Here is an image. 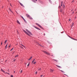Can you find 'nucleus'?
I'll return each mask as SVG.
<instances>
[{
    "label": "nucleus",
    "mask_w": 77,
    "mask_h": 77,
    "mask_svg": "<svg viewBox=\"0 0 77 77\" xmlns=\"http://www.w3.org/2000/svg\"><path fill=\"white\" fill-rule=\"evenodd\" d=\"M23 32L26 33V35H28V36H30V35H29V34L26 31L24 30H23Z\"/></svg>",
    "instance_id": "f257e3e1"
},
{
    "label": "nucleus",
    "mask_w": 77,
    "mask_h": 77,
    "mask_svg": "<svg viewBox=\"0 0 77 77\" xmlns=\"http://www.w3.org/2000/svg\"><path fill=\"white\" fill-rule=\"evenodd\" d=\"M26 31L27 32L29 33L30 35H32V33H31V32H30L28 30L26 29Z\"/></svg>",
    "instance_id": "f03ea898"
},
{
    "label": "nucleus",
    "mask_w": 77,
    "mask_h": 77,
    "mask_svg": "<svg viewBox=\"0 0 77 77\" xmlns=\"http://www.w3.org/2000/svg\"><path fill=\"white\" fill-rule=\"evenodd\" d=\"M26 16L28 18H29V17H30V15H29V14H26Z\"/></svg>",
    "instance_id": "7ed1b4c3"
},
{
    "label": "nucleus",
    "mask_w": 77,
    "mask_h": 77,
    "mask_svg": "<svg viewBox=\"0 0 77 77\" xmlns=\"http://www.w3.org/2000/svg\"><path fill=\"white\" fill-rule=\"evenodd\" d=\"M20 4L21 6H23V7H24V6L23 5V4H21V3L20 2Z\"/></svg>",
    "instance_id": "20e7f679"
},
{
    "label": "nucleus",
    "mask_w": 77,
    "mask_h": 77,
    "mask_svg": "<svg viewBox=\"0 0 77 77\" xmlns=\"http://www.w3.org/2000/svg\"><path fill=\"white\" fill-rule=\"evenodd\" d=\"M57 66V67H58V68H62V67H61V66H59L57 65H56Z\"/></svg>",
    "instance_id": "39448f33"
},
{
    "label": "nucleus",
    "mask_w": 77,
    "mask_h": 77,
    "mask_svg": "<svg viewBox=\"0 0 77 77\" xmlns=\"http://www.w3.org/2000/svg\"><path fill=\"white\" fill-rule=\"evenodd\" d=\"M29 19H30V20L33 19V18H32V17H30V16H29Z\"/></svg>",
    "instance_id": "423d86ee"
},
{
    "label": "nucleus",
    "mask_w": 77,
    "mask_h": 77,
    "mask_svg": "<svg viewBox=\"0 0 77 77\" xmlns=\"http://www.w3.org/2000/svg\"><path fill=\"white\" fill-rule=\"evenodd\" d=\"M1 71H3V72H4V73H6V72H5V71L3 70V69H1Z\"/></svg>",
    "instance_id": "0eeeda50"
},
{
    "label": "nucleus",
    "mask_w": 77,
    "mask_h": 77,
    "mask_svg": "<svg viewBox=\"0 0 77 77\" xmlns=\"http://www.w3.org/2000/svg\"><path fill=\"white\" fill-rule=\"evenodd\" d=\"M65 8V5H63V9H64Z\"/></svg>",
    "instance_id": "6e6552de"
},
{
    "label": "nucleus",
    "mask_w": 77,
    "mask_h": 77,
    "mask_svg": "<svg viewBox=\"0 0 77 77\" xmlns=\"http://www.w3.org/2000/svg\"><path fill=\"white\" fill-rule=\"evenodd\" d=\"M42 51L43 52V53H45V54H46L47 52H46V51Z\"/></svg>",
    "instance_id": "1a4fd4ad"
},
{
    "label": "nucleus",
    "mask_w": 77,
    "mask_h": 77,
    "mask_svg": "<svg viewBox=\"0 0 77 77\" xmlns=\"http://www.w3.org/2000/svg\"><path fill=\"white\" fill-rule=\"evenodd\" d=\"M17 23H18V24H19L20 25V22H19V21L18 20H17Z\"/></svg>",
    "instance_id": "9d476101"
},
{
    "label": "nucleus",
    "mask_w": 77,
    "mask_h": 77,
    "mask_svg": "<svg viewBox=\"0 0 77 77\" xmlns=\"http://www.w3.org/2000/svg\"><path fill=\"white\" fill-rule=\"evenodd\" d=\"M46 54H48V55H49V56H50V54L48 52H47Z\"/></svg>",
    "instance_id": "9b49d317"
},
{
    "label": "nucleus",
    "mask_w": 77,
    "mask_h": 77,
    "mask_svg": "<svg viewBox=\"0 0 77 77\" xmlns=\"http://www.w3.org/2000/svg\"><path fill=\"white\" fill-rule=\"evenodd\" d=\"M36 25H37V26H38V27H39V26H40V25H39V24H38V23H36Z\"/></svg>",
    "instance_id": "f8f14e48"
},
{
    "label": "nucleus",
    "mask_w": 77,
    "mask_h": 77,
    "mask_svg": "<svg viewBox=\"0 0 77 77\" xmlns=\"http://www.w3.org/2000/svg\"><path fill=\"white\" fill-rule=\"evenodd\" d=\"M50 72H53V70L51 69L50 70Z\"/></svg>",
    "instance_id": "ddd939ff"
},
{
    "label": "nucleus",
    "mask_w": 77,
    "mask_h": 77,
    "mask_svg": "<svg viewBox=\"0 0 77 77\" xmlns=\"http://www.w3.org/2000/svg\"><path fill=\"white\" fill-rule=\"evenodd\" d=\"M32 58V57H30L28 59V60H30Z\"/></svg>",
    "instance_id": "4468645a"
},
{
    "label": "nucleus",
    "mask_w": 77,
    "mask_h": 77,
    "mask_svg": "<svg viewBox=\"0 0 77 77\" xmlns=\"http://www.w3.org/2000/svg\"><path fill=\"white\" fill-rule=\"evenodd\" d=\"M53 60H54V61H55V62H57L58 61L57 60L53 59Z\"/></svg>",
    "instance_id": "2eb2a0df"
},
{
    "label": "nucleus",
    "mask_w": 77,
    "mask_h": 77,
    "mask_svg": "<svg viewBox=\"0 0 77 77\" xmlns=\"http://www.w3.org/2000/svg\"><path fill=\"white\" fill-rule=\"evenodd\" d=\"M7 46H8V44H7L6 45V46H5V49H6L7 48Z\"/></svg>",
    "instance_id": "dca6fc26"
},
{
    "label": "nucleus",
    "mask_w": 77,
    "mask_h": 77,
    "mask_svg": "<svg viewBox=\"0 0 77 77\" xmlns=\"http://www.w3.org/2000/svg\"><path fill=\"white\" fill-rule=\"evenodd\" d=\"M60 71H61V72H63V73H65V72H64V71H62V70H60Z\"/></svg>",
    "instance_id": "f3484780"
},
{
    "label": "nucleus",
    "mask_w": 77,
    "mask_h": 77,
    "mask_svg": "<svg viewBox=\"0 0 77 77\" xmlns=\"http://www.w3.org/2000/svg\"><path fill=\"white\" fill-rule=\"evenodd\" d=\"M35 59H34L33 60V61H32V63H33L34 61H35Z\"/></svg>",
    "instance_id": "a211bd4d"
},
{
    "label": "nucleus",
    "mask_w": 77,
    "mask_h": 77,
    "mask_svg": "<svg viewBox=\"0 0 77 77\" xmlns=\"http://www.w3.org/2000/svg\"><path fill=\"white\" fill-rule=\"evenodd\" d=\"M41 68H40L38 69V71H41Z\"/></svg>",
    "instance_id": "6ab92c4d"
},
{
    "label": "nucleus",
    "mask_w": 77,
    "mask_h": 77,
    "mask_svg": "<svg viewBox=\"0 0 77 77\" xmlns=\"http://www.w3.org/2000/svg\"><path fill=\"white\" fill-rule=\"evenodd\" d=\"M29 65H30V62L27 65V66H29Z\"/></svg>",
    "instance_id": "aec40b11"
},
{
    "label": "nucleus",
    "mask_w": 77,
    "mask_h": 77,
    "mask_svg": "<svg viewBox=\"0 0 77 77\" xmlns=\"http://www.w3.org/2000/svg\"><path fill=\"white\" fill-rule=\"evenodd\" d=\"M7 41H8V40H6L5 42V43H6V42H7Z\"/></svg>",
    "instance_id": "412c9836"
},
{
    "label": "nucleus",
    "mask_w": 77,
    "mask_h": 77,
    "mask_svg": "<svg viewBox=\"0 0 77 77\" xmlns=\"http://www.w3.org/2000/svg\"><path fill=\"white\" fill-rule=\"evenodd\" d=\"M39 27H40V28H41V29H43V28L42 27V26L40 25V26H39Z\"/></svg>",
    "instance_id": "4be33fe9"
},
{
    "label": "nucleus",
    "mask_w": 77,
    "mask_h": 77,
    "mask_svg": "<svg viewBox=\"0 0 77 77\" xmlns=\"http://www.w3.org/2000/svg\"><path fill=\"white\" fill-rule=\"evenodd\" d=\"M18 57V55H17L15 56V57Z\"/></svg>",
    "instance_id": "5701e85b"
},
{
    "label": "nucleus",
    "mask_w": 77,
    "mask_h": 77,
    "mask_svg": "<svg viewBox=\"0 0 77 77\" xmlns=\"http://www.w3.org/2000/svg\"><path fill=\"white\" fill-rule=\"evenodd\" d=\"M62 3H63V2H61V6H62Z\"/></svg>",
    "instance_id": "b1692460"
},
{
    "label": "nucleus",
    "mask_w": 77,
    "mask_h": 77,
    "mask_svg": "<svg viewBox=\"0 0 77 77\" xmlns=\"http://www.w3.org/2000/svg\"><path fill=\"white\" fill-rule=\"evenodd\" d=\"M74 23H72V26H73L74 24Z\"/></svg>",
    "instance_id": "393cba45"
},
{
    "label": "nucleus",
    "mask_w": 77,
    "mask_h": 77,
    "mask_svg": "<svg viewBox=\"0 0 77 77\" xmlns=\"http://www.w3.org/2000/svg\"><path fill=\"white\" fill-rule=\"evenodd\" d=\"M23 20H24V21L26 23V20H25V19H23Z\"/></svg>",
    "instance_id": "a878e982"
},
{
    "label": "nucleus",
    "mask_w": 77,
    "mask_h": 77,
    "mask_svg": "<svg viewBox=\"0 0 77 77\" xmlns=\"http://www.w3.org/2000/svg\"><path fill=\"white\" fill-rule=\"evenodd\" d=\"M5 74H8V75H9V73H7V72H5Z\"/></svg>",
    "instance_id": "bb28decb"
},
{
    "label": "nucleus",
    "mask_w": 77,
    "mask_h": 77,
    "mask_svg": "<svg viewBox=\"0 0 77 77\" xmlns=\"http://www.w3.org/2000/svg\"><path fill=\"white\" fill-rule=\"evenodd\" d=\"M37 29H38V30H41V29H39V28H37Z\"/></svg>",
    "instance_id": "cd10ccee"
},
{
    "label": "nucleus",
    "mask_w": 77,
    "mask_h": 77,
    "mask_svg": "<svg viewBox=\"0 0 77 77\" xmlns=\"http://www.w3.org/2000/svg\"><path fill=\"white\" fill-rule=\"evenodd\" d=\"M21 18H23V20H24V18H23V17L22 16H21Z\"/></svg>",
    "instance_id": "c85d7f7f"
},
{
    "label": "nucleus",
    "mask_w": 77,
    "mask_h": 77,
    "mask_svg": "<svg viewBox=\"0 0 77 77\" xmlns=\"http://www.w3.org/2000/svg\"><path fill=\"white\" fill-rule=\"evenodd\" d=\"M36 63V62H35L34 63V64H35V63Z\"/></svg>",
    "instance_id": "c756f323"
},
{
    "label": "nucleus",
    "mask_w": 77,
    "mask_h": 77,
    "mask_svg": "<svg viewBox=\"0 0 77 77\" xmlns=\"http://www.w3.org/2000/svg\"><path fill=\"white\" fill-rule=\"evenodd\" d=\"M12 50H14V48H13L11 49V51H12Z\"/></svg>",
    "instance_id": "7c9ffc66"
},
{
    "label": "nucleus",
    "mask_w": 77,
    "mask_h": 77,
    "mask_svg": "<svg viewBox=\"0 0 77 77\" xmlns=\"http://www.w3.org/2000/svg\"><path fill=\"white\" fill-rule=\"evenodd\" d=\"M72 39H73V40H76V39H75L74 38H73Z\"/></svg>",
    "instance_id": "2f4dec72"
},
{
    "label": "nucleus",
    "mask_w": 77,
    "mask_h": 77,
    "mask_svg": "<svg viewBox=\"0 0 77 77\" xmlns=\"http://www.w3.org/2000/svg\"><path fill=\"white\" fill-rule=\"evenodd\" d=\"M15 61H16V59H15L14 60V62H15Z\"/></svg>",
    "instance_id": "473e14b6"
},
{
    "label": "nucleus",
    "mask_w": 77,
    "mask_h": 77,
    "mask_svg": "<svg viewBox=\"0 0 77 77\" xmlns=\"http://www.w3.org/2000/svg\"><path fill=\"white\" fill-rule=\"evenodd\" d=\"M49 2L50 3H51V1L50 0H49Z\"/></svg>",
    "instance_id": "72a5a7b5"
},
{
    "label": "nucleus",
    "mask_w": 77,
    "mask_h": 77,
    "mask_svg": "<svg viewBox=\"0 0 77 77\" xmlns=\"http://www.w3.org/2000/svg\"><path fill=\"white\" fill-rule=\"evenodd\" d=\"M9 10L11 12H12V11H11V8H9Z\"/></svg>",
    "instance_id": "f704fd0d"
},
{
    "label": "nucleus",
    "mask_w": 77,
    "mask_h": 77,
    "mask_svg": "<svg viewBox=\"0 0 77 77\" xmlns=\"http://www.w3.org/2000/svg\"><path fill=\"white\" fill-rule=\"evenodd\" d=\"M11 77H14V76H13V75H11Z\"/></svg>",
    "instance_id": "c9c22d12"
},
{
    "label": "nucleus",
    "mask_w": 77,
    "mask_h": 77,
    "mask_svg": "<svg viewBox=\"0 0 77 77\" xmlns=\"http://www.w3.org/2000/svg\"><path fill=\"white\" fill-rule=\"evenodd\" d=\"M23 72V70H21V71H20V73H21V72Z\"/></svg>",
    "instance_id": "e433bc0d"
},
{
    "label": "nucleus",
    "mask_w": 77,
    "mask_h": 77,
    "mask_svg": "<svg viewBox=\"0 0 77 77\" xmlns=\"http://www.w3.org/2000/svg\"><path fill=\"white\" fill-rule=\"evenodd\" d=\"M74 2V0H73L72 1V2Z\"/></svg>",
    "instance_id": "4c0bfd02"
},
{
    "label": "nucleus",
    "mask_w": 77,
    "mask_h": 77,
    "mask_svg": "<svg viewBox=\"0 0 77 77\" xmlns=\"http://www.w3.org/2000/svg\"><path fill=\"white\" fill-rule=\"evenodd\" d=\"M10 5L11 7H12V5H11V4H10Z\"/></svg>",
    "instance_id": "58836bf2"
},
{
    "label": "nucleus",
    "mask_w": 77,
    "mask_h": 77,
    "mask_svg": "<svg viewBox=\"0 0 77 77\" xmlns=\"http://www.w3.org/2000/svg\"><path fill=\"white\" fill-rule=\"evenodd\" d=\"M61 8V7H60V6H59V8Z\"/></svg>",
    "instance_id": "ea45409f"
},
{
    "label": "nucleus",
    "mask_w": 77,
    "mask_h": 77,
    "mask_svg": "<svg viewBox=\"0 0 77 77\" xmlns=\"http://www.w3.org/2000/svg\"><path fill=\"white\" fill-rule=\"evenodd\" d=\"M23 47H24V48H26V47H25V46L24 45H23Z\"/></svg>",
    "instance_id": "a19ab883"
},
{
    "label": "nucleus",
    "mask_w": 77,
    "mask_h": 77,
    "mask_svg": "<svg viewBox=\"0 0 77 77\" xmlns=\"http://www.w3.org/2000/svg\"><path fill=\"white\" fill-rule=\"evenodd\" d=\"M37 74V71L35 72V74Z\"/></svg>",
    "instance_id": "79ce46f5"
},
{
    "label": "nucleus",
    "mask_w": 77,
    "mask_h": 77,
    "mask_svg": "<svg viewBox=\"0 0 77 77\" xmlns=\"http://www.w3.org/2000/svg\"><path fill=\"white\" fill-rule=\"evenodd\" d=\"M20 47H21V48H23V47H21V46H20Z\"/></svg>",
    "instance_id": "37998d69"
},
{
    "label": "nucleus",
    "mask_w": 77,
    "mask_h": 77,
    "mask_svg": "<svg viewBox=\"0 0 77 77\" xmlns=\"http://www.w3.org/2000/svg\"><path fill=\"white\" fill-rule=\"evenodd\" d=\"M72 14H73L74 13V12L73 11V12H72Z\"/></svg>",
    "instance_id": "c03bdc74"
},
{
    "label": "nucleus",
    "mask_w": 77,
    "mask_h": 77,
    "mask_svg": "<svg viewBox=\"0 0 77 77\" xmlns=\"http://www.w3.org/2000/svg\"><path fill=\"white\" fill-rule=\"evenodd\" d=\"M69 21H71V19H69Z\"/></svg>",
    "instance_id": "a18cd8bd"
},
{
    "label": "nucleus",
    "mask_w": 77,
    "mask_h": 77,
    "mask_svg": "<svg viewBox=\"0 0 77 77\" xmlns=\"http://www.w3.org/2000/svg\"><path fill=\"white\" fill-rule=\"evenodd\" d=\"M65 75H66V76H67V77H68V76L66 74H65Z\"/></svg>",
    "instance_id": "49530a36"
},
{
    "label": "nucleus",
    "mask_w": 77,
    "mask_h": 77,
    "mask_svg": "<svg viewBox=\"0 0 77 77\" xmlns=\"http://www.w3.org/2000/svg\"><path fill=\"white\" fill-rule=\"evenodd\" d=\"M16 12L17 13V14H18V13H17V11H16Z\"/></svg>",
    "instance_id": "de8ad7c7"
},
{
    "label": "nucleus",
    "mask_w": 77,
    "mask_h": 77,
    "mask_svg": "<svg viewBox=\"0 0 77 77\" xmlns=\"http://www.w3.org/2000/svg\"><path fill=\"white\" fill-rule=\"evenodd\" d=\"M10 47H11V45H10L9 46V48Z\"/></svg>",
    "instance_id": "09e8293b"
},
{
    "label": "nucleus",
    "mask_w": 77,
    "mask_h": 77,
    "mask_svg": "<svg viewBox=\"0 0 77 77\" xmlns=\"http://www.w3.org/2000/svg\"><path fill=\"white\" fill-rule=\"evenodd\" d=\"M42 76H43V75H41V77H42Z\"/></svg>",
    "instance_id": "8fccbe9b"
},
{
    "label": "nucleus",
    "mask_w": 77,
    "mask_h": 77,
    "mask_svg": "<svg viewBox=\"0 0 77 77\" xmlns=\"http://www.w3.org/2000/svg\"><path fill=\"white\" fill-rule=\"evenodd\" d=\"M37 28H38V27H35V28H36V29H37Z\"/></svg>",
    "instance_id": "3c124183"
},
{
    "label": "nucleus",
    "mask_w": 77,
    "mask_h": 77,
    "mask_svg": "<svg viewBox=\"0 0 77 77\" xmlns=\"http://www.w3.org/2000/svg\"><path fill=\"white\" fill-rule=\"evenodd\" d=\"M7 61V60H6L5 61V62H6V61Z\"/></svg>",
    "instance_id": "603ef678"
},
{
    "label": "nucleus",
    "mask_w": 77,
    "mask_h": 77,
    "mask_svg": "<svg viewBox=\"0 0 77 77\" xmlns=\"http://www.w3.org/2000/svg\"><path fill=\"white\" fill-rule=\"evenodd\" d=\"M69 38H71V37H70L69 36Z\"/></svg>",
    "instance_id": "864d4df0"
},
{
    "label": "nucleus",
    "mask_w": 77,
    "mask_h": 77,
    "mask_svg": "<svg viewBox=\"0 0 77 77\" xmlns=\"http://www.w3.org/2000/svg\"><path fill=\"white\" fill-rule=\"evenodd\" d=\"M70 38H71V39H72V37H71Z\"/></svg>",
    "instance_id": "5fc2aeb1"
},
{
    "label": "nucleus",
    "mask_w": 77,
    "mask_h": 77,
    "mask_svg": "<svg viewBox=\"0 0 77 77\" xmlns=\"http://www.w3.org/2000/svg\"><path fill=\"white\" fill-rule=\"evenodd\" d=\"M1 45H2V42L1 43Z\"/></svg>",
    "instance_id": "6e6d98bb"
},
{
    "label": "nucleus",
    "mask_w": 77,
    "mask_h": 77,
    "mask_svg": "<svg viewBox=\"0 0 77 77\" xmlns=\"http://www.w3.org/2000/svg\"><path fill=\"white\" fill-rule=\"evenodd\" d=\"M51 56H53V55H51Z\"/></svg>",
    "instance_id": "4d7b16f0"
},
{
    "label": "nucleus",
    "mask_w": 77,
    "mask_h": 77,
    "mask_svg": "<svg viewBox=\"0 0 77 77\" xmlns=\"http://www.w3.org/2000/svg\"><path fill=\"white\" fill-rule=\"evenodd\" d=\"M15 71H14V73H15Z\"/></svg>",
    "instance_id": "13d9d810"
},
{
    "label": "nucleus",
    "mask_w": 77,
    "mask_h": 77,
    "mask_svg": "<svg viewBox=\"0 0 77 77\" xmlns=\"http://www.w3.org/2000/svg\"><path fill=\"white\" fill-rule=\"evenodd\" d=\"M40 46H42H42H41V45Z\"/></svg>",
    "instance_id": "bf43d9fd"
},
{
    "label": "nucleus",
    "mask_w": 77,
    "mask_h": 77,
    "mask_svg": "<svg viewBox=\"0 0 77 77\" xmlns=\"http://www.w3.org/2000/svg\"><path fill=\"white\" fill-rule=\"evenodd\" d=\"M21 45H22V46H23V45L21 44Z\"/></svg>",
    "instance_id": "052dcab7"
},
{
    "label": "nucleus",
    "mask_w": 77,
    "mask_h": 77,
    "mask_svg": "<svg viewBox=\"0 0 77 77\" xmlns=\"http://www.w3.org/2000/svg\"><path fill=\"white\" fill-rule=\"evenodd\" d=\"M35 1H36V2H37V0H35Z\"/></svg>",
    "instance_id": "680f3d73"
},
{
    "label": "nucleus",
    "mask_w": 77,
    "mask_h": 77,
    "mask_svg": "<svg viewBox=\"0 0 77 77\" xmlns=\"http://www.w3.org/2000/svg\"><path fill=\"white\" fill-rule=\"evenodd\" d=\"M2 62L1 61L0 63H2Z\"/></svg>",
    "instance_id": "e2e57ef3"
},
{
    "label": "nucleus",
    "mask_w": 77,
    "mask_h": 77,
    "mask_svg": "<svg viewBox=\"0 0 77 77\" xmlns=\"http://www.w3.org/2000/svg\"><path fill=\"white\" fill-rule=\"evenodd\" d=\"M75 18H76V17H75Z\"/></svg>",
    "instance_id": "0e129e2a"
},
{
    "label": "nucleus",
    "mask_w": 77,
    "mask_h": 77,
    "mask_svg": "<svg viewBox=\"0 0 77 77\" xmlns=\"http://www.w3.org/2000/svg\"><path fill=\"white\" fill-rule=\"evenodd\" d=\"M8 71H9V69H8Z\"/></svg>",
    "instance_id": "69168bd1"
},
{
    "label": "nucleus",
    "mask_w": 77,
    "mask_h": 77,
    "mask_svg": "<svg viewBox=\"0 0 77 77\" xmlns=\"http://www.w3.org/2000/svg\"><path fill=\"white\" fill-rule=\"evenodd\" d=\"M45 35V34L44 35Z\"/></svg>",
    "instance_id": "338daca9"
},
{
    "label": "nucleus",
    "mask_w": 77,
    "mask_h": 77,
    "mask_svg": "<svg viewBox=\"0 0 77 77\" xmlns=\"http://www.w3.org/2000/svg\"><path fill=\"white\" fill-rule=\"evenodd\" d=\"M16 45H18V44H16Z\"/></svg>",
    "instance_id": "774afa93"
}]
</instances>
